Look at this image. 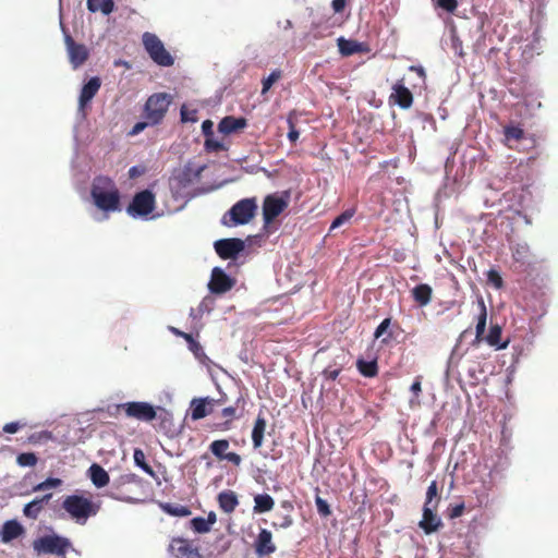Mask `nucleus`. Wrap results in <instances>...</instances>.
I'll use <instances>...</instances> for the list:
<instances>
[{
    "label": "nucleus",
    "instance_id": "09e8293b",
    "mask_svg": "<svg viewBox=\"0 0 558 558\" xmlns=\"http://www.w3.org/2000/svg\"><path fill=\"white\" fill-rule=\"evenodd\" d=\"M288 123H289V129H290L288 132V138L290 140V142L294 143L299 138L300 133L295 129L294 122L291 117H289Z\"/></svg>",
    "mask_w": 558,
    "mask_h": 558
},
{
    "label": "nucleus",
    "instance_id": "f257e3e1",
    "mask_svg": "<svg viewBox=\"0 0 558 558\" xmlns=\"http://www.w3.org/2000/svg\"><path fill=\"white\" fill-rule=\"evenodd\" d=\"M94 204L102 211H116L120 207V193L114 182L107 177H97L90 191Z\"/></svg>",
    "mask_w": 558,
    "mask_h": 558
},
{
    "label": "nucleus",
    "instance_id": "de8ad7c7",
    "mask_svg": "<svg viewBox=\"0 0 558 558\" xmlns=\"http://www.w3.org/2000/svg\"><path fill=\"white\" fill-rule=\"evenodd\" d=\"M437 3L449 13H453L458 8V0H438Z\"/></svg>",
    "mask_w": 558,
    "mask_h": 558
},
{
    "label": "nucleus",
    "instance_id": "e433bc0d",
    "mask_svg": "<svg viewBox=\"0 0 558 558\" xmlns=\"http://www.w3.org/2000/svg\"><path fill=\"white\" fill-rule=\"evenodd\" d=\"M282 76V72L281 70H274L267 77H265L263 80V88H262V94H266L270 88L271 86L278 81L280 80Z\"/></svg>",
    "mask_w": 558,
    "mask_h": 558
},
{
    "label": "nucleus",
    "instance_id": "9d476101",
    "mask_svg": "<svg viewBox=\"0 0 558 558\" xmlns=\"http://www.w3.org/2000/svg\"><path fill=\"white\" fill-rule=\"evenodd\" d=\"M215 251L222 259H235L244 251L245 243L238 238L221 239L215 242Z\"/></svg>",
    "mask_w": 558,
    "mask_h": 558
},
{
    "label": "nucleus",
    "instance_id": "bf43d9fd",
    "mask_svg": "<svg viewBox=\"0 0 558 558\" xmlns=\"http://www.w3.org/2000/svg\"><path fill=\"white\" fill-rule=\"evenodd\" d=\"M20 429V424L17 422H11L3 426V432L9 434H14Z\"/></svg>",
    "mask_w": 558,
    "mask_h": 558
},
{
    "label": "nucleus",
    "instance_id": "4468645a",
    "mask_svg": "<svg viewBox=\"0 0 558 558\" xmlns=\"http://www.w3.org/2000/svg\"><path fill=\"white\" fill-rule=\"evenodd\" d=\"M65 43L72 66L74 69L80 68L88 59L89 52L87 48L82 44H76L70 36L66 37Z\"/></svg>",
    "mask_w": 558,
    "mask_h": 558
},
{
    "label": "nucleus",
    "instance_id": "864d4df0",
    "mask_svg": "<svg viewBox=\"0 0 558 558\" xmlns=\"http://www.w3.org/2000/svg\"><path fill=\"white\" fill-rule=\"evenodd\" d=\"M213 126H214V123L210 120H205L202 123V132L205 135V137L214 135Z\"/></svg>",
    "mask_w": 558,
    "mask_h": 558
},
{
    "label": "nucleus",
    "instance_id": "603ef678",
    "mask_svg": "<svg viewBox=\"0 0 558 558\" xmlns=\"http://www.w3.org/2000/svg\"><path fill=\"white\" fill-rule=\"evenodd\" d=\"M390 326V318H385L375 330V338H379Z\"/></svg>",
    "mask_w": 558,
    "mask_h": 558
},
{
    "label": "nucleus",
    "instance_id": "6ab92c4d",
    "mask_svg": "<svg viewBox=\"0 0 558 558\" xmlns=\"http://www.w3.org/2000/svg\"><path fill=\"white\" fill-rule=\"evenodd\" d=\"M337 45L339 48V52L343 57H350L355 53H365L368 51V47L365 43H360L352 39H345L343 37H339L337 39Z\"/></svg>",
    "mask_w": 558,
    "mask_h": 558
},
{
    "label": "nucleus",
    "instance_id": "c756f323",
    "mask_svg": "<svg viewBox=\"0 0 558 558\" xmlns=\"http://www.w3.org/2000/svg\"><path fill=\"white\" fill-rule=\"evenodd\" d=\"M357 371L367 378H373L378 374V365L376 360L365 361L363 359H359L356 361Z\"/></svg>",
    "mask_w": 558,
    "mask_h": 558
},
{
    "label": "nucleus",
    "instance_id": "ea45409f",
    "mask_svg": "<svg viewBox=\"0 0 558 558\" xmlns=\"http://www.w3.org/2000/svg\"><path fill=\"white\" fill-rule=\"evenodd\" d=\"M16 461L21 466H34L38 459L33 452H23L17 456Z\"/></svg>",
    "mask_w": 558,
    "mask_h": 558
},
{
    "label": "nucleus",
    "instance_id": "bb28decb",
    "mask_svg": "<svg viewBox=\"0 0 558 558\" xmlns=\"http://www.w3.org/2000/svg\"><path fill=\"white\" fill-rule=\"evenodd\" d=\"M480 314L477 316V323L475 327V342L484 340V333L486 329L487 311L483 299L478 300Z\"/></svg>",
    "mask_w": 558,
    "mask_h": 558
},
{
    "label": "nucleus",
    "instance_id": "69168bd1",
    "mask_svg": "<svg viewBox=\"0 0 558 558\" xmlns=\"http://www.w3.org/2000/svg\"><path fill=\"white\" fill-rule=\"evenodd\" d=\"M190 349H191V351H193L195 354H197V352H198L199 350H202V347H201V344H199L197 341H195V340H194V343H191V344H190Z\"/></svg>",
    "mask_w": 558,
    "mask_h": 558
},
{
    "label": "nucleus",
    "instance_id": "9b49d317",
    "mask_svg": "<svg viewBox=\"0 0 558 558\" xmlns=\"http://www.w3.org/2000/svg\"><path fill=\"white\" fill-rule=\"evenodd\" d=\"M169 551L177 558H202L199 549L182 537L171 539Z\"/></svg>",
    "mask_w": 558,
    "mask_h": 558
},
{
    "label": "nucleus",
    "instance_id": "338daca9",
    "mask_svg": "<svg viewBox=\"0 0 558 558\" xmlns=\"http://www.w3.org/2000/svg\"><path fill=\"white\" fill-rule=\"evenodd\" d=\"M292 524V519L290 517L284 518V522L281 523L282 527H288Z\"/></svg>",
    "mask_w": 558,
    "mask_h": 558
},
{
    "label": "nucleus",
    "instance_id": "774afa93",
    "mask_svg": "<svg viewBox=\"0 0 558 558\" xmlns=\"http://www.w3.org/2000/svg\"><path fill=\"white\" fill-rule=\"evenodd\" d=\"M129 172H130V177H132V178L135 177L137 173L136 167H132Z\"/></svg>",
    "mask_w": 558,
    "mask_h": 558
},
{
    "label": "nucleus",
    "instance_id": "4d7b16f0",
    "mask_svg": "<svg viewBox=\"0 0 558 558\" xmlns=\"http://www.w3.org/2000/svg\"><path fill=\"white\" fill-rule=\"evenodd\" d=\"M223 460H227L236 466L240 465L242 462L241 456L238 454L236 452H228Z\"/></svg>",
    "mask_w": 558,
    "mask_h": 558
},
{
    "label": "nucleus",
    "instance_id": "5701e85b",
    "mask_svg": "<svg viewBox=\"0 0 558 558\" xmlns=\"http://www.w3.org/2000/svg\"><path fill=\"white\" fill-rule=\"evenodd\" d=\"M245 399L240 396L236 401H235V404L234 405H230V407H227V408H223L222 411H221V415L222 417L226 418V422L223 423L222 425V429H229L230 428V423L236 418V417H241L242 416V413H239V409L241 408L242 411L244 410L245 408Z\"/></svg>",
    "mask_w": 558,
    "mask_h": 558
},
{
    "label": "nucleus",
    "instance_id": "393cba45",
    "mask_svg": "<svg viewBox=\"0 0 558 558\" xmlns=\"http://www.w3.org/2000/svg\"><path fill=\"white\" fill-rule=\"evenodd\" d=\"M267 422L265 416L259 413L255 420L253 429H252V442L255 449L262 447L264 441V435L266 430Z\"/></svg>",
    "mask_w": 558,
    "mask_h": 558
},
{
    "label": "nucleus",
    "instance_id": "c03bdc74",
    "mask_svg": "<svg viewBox=\"0 0 558 558\" xmlns=\"http://www.w3.org/2000/svg\"><path fill=\"white\" fill-rule=\"evenodd\" d=\"M486 276L488 283L493 284L496 289H501L504 287V280L497 270L489 269Z\"/></svg>",
    "mask_w": 558,
    "mask_h": 558
},
{
    "label": "nucleus",
    "instance_id": "72a5a7b5",
    "mask_svg": "<svg viewBox=\"0 0 558 558\" xmlns=\"http://www.w3.org/2000/svg\"><path fill=\"white\" fill-rule=\"evenodd\" d=\"M134 463L141 468L146 474L155 476L153 468L146 462L145 453L142 449L136 448L133 453Z\"/></svg>",
    "mask_w": 558,
    "mask_h": 558
},
{
    "label": "nucleus",
    "instance_id": "f03ea898",
    "mask_svg": "<svg viewBox=\"0 0 558 558\" xmlns=\"http://www.w3.org/2000/svg\"><path fill=\"white\" fill-rule=\"evenodd\" d=\"M62 508L78 524H85L89 517L95 515L99 506L81 495H69L62 501Z\"/></svg>",
    "mask_w": 558,
    "mask_h": 558
},
{
    "label": "nucleus",
    "instance_id": "473e14b6",
    "mask_svg": "<svg viewBox=\"0 0 558 558\" xmlns=\"http://www.w3.org/2000/svg\"><path fill=\"white\" fill-rule=\"evenodd\" d=\"M229 446L230 444L227 439L214 440L209 446V450L216 458L223 460L228 453Z\"/></svg>",
    "mask_w": 558,
    "mask_h": 558
},
{
    "label": "nucleus",
    "instance_id": "f704fd0d",
    "mask_svg": "<svg viewBox=\"0 0 558 558\" xmlns=\"http://www.w3.org/2000/svg\"><path fill=\"white\" fill-rule=\"evenodd\" d=\"M438 497V486L437 482L433 481L429 486L427 487L426 492V500L424 505L432 506L433 508H436L439 501Z\"/></svg>",
    "mask_w": 558,
    "mask_h": 558
},
{
    "label": "nucleus",
    "instance_id": "7ed1b4c3",
    "mask_svg": "<svg viewBox=\"0 0 558 558\" xmlns=\"http://www.w3.org/2000/svg\"><path fill=\"white\" fill-rule=\"evenodd\" d=\"M257 210L255 197L243 198L236 202L223 216L222 222L226 226H239L248 223Z\"/></svg>",
    "mask_w": 558,
    "mask_h": 558
},
{
    "label": "nucleus",
    "instance_id": "a19ab883",
    "mask_svg": "<svg viewBox=\"0 0 558 558\" xmlns=\"http://www.w3.org/2000/svg\"><path fill=\"white\" fill-rule=\"evenodd\" d=\"M205 149L209 153H218L225 149V146L221 142L217 141L213 136H208L205 138Z\"/></svg>",
    "mask_w": 558,
    "mask_h": 558
},
{
    "label": "nucleus",
    "instance_id": "5fc2aeb1",
    "mask_svg": "<svg viewBox=\"0 0 558 558\" xmlns=\"http://www.w3.org/2000/svg\"><path fill=\"white\" fill-rule=\"evenodd\" d=\"M150 125V123H148V120H145V121H142V122H137L134 124V126L132 128L130 134L131 135H137L140 134L142 131L145 130L146 126Z\"/></svg>",
    "mask_w": 558,
    "mask_h": 558
},
{
    "label": "nucleus",
    "instance_id": "58836bf2",
    "mask_svg": "<svg viewBox=\"0 0 558 558\" xmlns=\"http://www.w3.org/2000/svg\"><path fill=\"white\" fill-rule=\"evenodd\" d=\"M62 484V481L57 477H49L46 481L35 485L33 487V492H44L50 488L59 487Z\"/></svg>",
    "mask_w": 558,
    "mask_h": 558
},
{
    "label": "nucleus",
    "instance_id": "a878e982",
    "mask_svg": "<svg viewBox=\"0 0 558 558\" xmlns=\"http://www.w3.org/2000/svg\"><path fill=\"white\" fill-rule=\"evenodd\" d=\"M433 289L426 283L417 284L412 289V296L420 306L427 305L432 300Z\"/></svg>",
    "mask_w": 558,
    "mask_h": 558
},
{
    "label": "nucleus",
    "instance_id": "49530a36",
    "mask_svg": "<svg viewBox=\"0 0 558 558\" xmlns=\"http://www.w3.org/2000/svg\"><path fill=\"white\" fill-rule=\"evenodd\" d=\"M52 439V434L48 430H44V432H40V433H36V434H33L31 437H29V442L32 444H39L41 441H47V440H50Z\"/></svg>",
    "mask_w": 558,
    "mask_h": 558
},
{
    "label": "nucleus",
    "instance_id": "ddd939ff",
    "mask_svg": "<svg viewBox=\"0 0 558 558\" xmlns=\"http://www.w3.org/2000/svg\"><path fill=\"white\" fill-rule=\"evenodd\" d=\"M389 100L396 105H398L402 109H408L413 104V95L410 89L404 85V80H399L392 86V93L389 97Z\"/></svg>",
    "mask_w": 558,
    "mask_h": 558
},
{
    "label": "nucleus",
    "instance_id": "f8f14e48",
    "mask_svg": "<svg viewBox=\"0 0 558 558\" xmlns=\"http://www.w3.org/2000/svg\"><path fill=\"white\" fill-rule=\"evenodd\" d=\"M235 281L230 278L221 268L215 267L208 283L209 290L215 294H222L230 291Z\"/></svg>",
    "mask_w": 558,
    "mask_h": 558
},
{
    "label": "nucleus",
    "instance_id": "1a4fd4ad",
    "mask_svg": "<svg viewBox=\"0 0 558 558\" xmlns=\"http://www.w3.org/2000/svg\"><path fill=\"white\" fill-rule=\"evenodd\" d=\"M288 199L276 194L267 195L263 202V218L265 225L271 223L287 207Z\"/></svg>",
    "mask_w": 558,
    "mask_h": 558
},
{
    "label": "nucleus",
    "instance_id": "2f4dec72",
    "mask_svg": "<svg viewBox=\"0 0 558 558\" xmlns=\"http://www.w3.org/2000/svg\"><path fill=\"white\" fill-rule=\"evenodd\" d=\"M486 342L496 347L497 349H505L508 345V342L500 343L501 340V327L499 325H493L489 329L488 335L485 337Z\"/></svg>",
    "mask_w": 558,
    "mask_h": 558
},
{
    "label": "nucleus",
    "instance_id": "680f3d73",
    "mask_svg": "<svg viewBox=\"0 0 558 558\" xmlns=\"http://www.w3.org/2000/svg\"><path fill=\"white\" fill-rule=\"evenodd\" d=\"M205 521L208 523V525L211 527L213 524L216 523L217 517L215 512H209Z\"/></svg>",
    "mask_w": 558,
    "mask_h": 558
},
{
    "label": "nucleus",
    "instance_id": "dca6fc26",
    "mask_svg": "<svg viewBox=\"0 0 558 558\" xmlns=\"http://www.w3.org/2000/svg\"><path fill=\"white\" fill-rule=\"evenodd\" d=\"M217 401L206 398H194L191 401V418L193 421H198L209 415L214 411V405Z\"/></svg>",
    "mask_w": 558,
    "mask_h": 558
},
{
    "label": "nucleus",
    "instance_id": "f3484780",
    "mask_svg": "<svg viewBox=\"0 0 558 558\" xmlns=\"http://www.w3.org/2000/svg\"><path fill=\"white\" fill-rule=\"evenodd\" d=\"M257 556H268L276 551L277 547L272 543V534L267 529H262L254 543Z\"/></svg>",
    "mask_w": 558,
    "mask_h": 558
},
{
    "label": "nucleus",
    "instance_id": "423d86ee",
    "mask_svg": "<svg viewBox=\"0 0 558 558\" xmlns=\"http://www.w3.org/2000/svg\"><path fill=\"white\" fill-rule=\"evenodd\" d=\"M71 542L66 537L60 535H45L33 542V548L37 555L50 554L57 556H65L71 547Z\"/></svg>",
    "mask_w": 558,
    "mask_h": 558
},
{
    "label": "nucleus",
    "instance_id": "4be33fe9",
    "mask_svg": "<svg viewBox=\"0 0 558 558\" xmlns=\"http://www.w3.org/2000/svg\"><path fill=\"white\" fill-rule=\"evenodd\" d=\"M52 494H46L43 497L35 498L31 502L26 504L23 508V514L32 520H36L43 511L45 505L49 502Z\"/></svg>",
    "mask_w": 558,
    "mask_h": 558
},
{
    "label": "nucleus",
    "instance_id": "39448f33",
    "mask_svg": "<svg viewBox=\"0 0 558 558\" xmlns=\"http://www.w3.org/2000/svg\"><path fill=\"white\" fill-rule=\"evenodd\" d=\"M143 46L151 60L160 66H171L174 63L173 57L165 48L159 37L146 32L142 36Z\"/></svg>",
    "mask_w": 558,
    "mask_h": 558
},
{
    "label": "nucleus",
    "instance_id": "20e7f679",
    "mask_svg": "<svg viewBox=\"0 0 558 558\" xmlns=\"http://www.w3.org/2000/svg\"><path fill=\"white\" fill-rule=\"evenodd\" d=\"M171 102L172 96L168 93H155L150 95L144 106V119L148 120L150 125L161 123Z\"/></svg>",
    "mask_w": 558,
    "mask_h": 558
},
{
    "label": "nucleus",
    "instance_id": "2eb2a0df",
    "mask_svg": "<svg viewBox=\"0 0 558 558\" xmlns=\"http://www.w3.org/2000/svg\"><path fill=\"white\" fill-rule=\"evenodd\" d=\"M101 87V80L98 76H94L89 78L87 83H85L81 89L78 97V108L80 110H84L96 96Z\"/></svg>",
    "mask_w": 558,
    "mask_h": 558
},
{
    "label": "nucleus",
    "instance_id": "b1692460",
    "mask_svg": "<svg viewBox=\"0 0 558 558\" xmlns=\"http://www.w3.org/2000/svg\"><path fill=\"white\" fill-rule=\"evenodd\" d=\"M219 508L226 513H232L239 505L238 496L233 490H222L218 494Z\"/></svg>",
    "mask_w": 558,
    "mask_h": 558
},
{
    "label": "nucleus",
    "instance_id": "e2e57ef3",
    "mask_svg": "<svg viewBox=\"0 0 558 558\" xmlns=\"http://www.w3.org/2000/svg\"><path fill=\"white\" fill-rule=\"evenodd\" d=\"M175 332L178 335H180L181 337H183L189 342V344L194 343V338L192 337L191 333H185V332H181V331H177V330H175Z\"/></svg>",
    "mask_w": 558,
    "mask_h": 558
},
{
    "label": "nucleus",
    "instance_id": "37998d69",
    "mask_svg": "<svg viewBox=\"0 0 558 558\" xmlns=\"http://www.w3.org/2000/svg\"><path fill=\"white\" fill-rule=\"evenodd\" d=\"M354 215V210L348 209L340 214L331 223L330 231L348 222Z\"/></svg>",
    "mask_w": 558,
    "mask_h": 558
},
{
    "label": "nucleus",
    "instance_id": "aec40b11",
    "mask_svg": "<svg viewBox=\"0 0 558 558\" xmlns=\"http://www.w3.org/2000/svg\"><path fill=\"white\" fill-rule=\"evenodd\" d=\"M247 125V120L243 117L227 116L221 119L218 124V131L222 134L229 135L243 130Z\"/></svg>",
    "mask_w": 558,
    "mask_h": 558
},
{
    "label": "nucleus",
    "instance_id": "79ce46f5",
    "mask_svg": "<svg viewBox=\"0 0 558 558\" xmlns=\"http://www.w3.org/2000/svg\"><path fill=\"white\" fill-rule=\"evenodd\" d=\"M315 505L319 515L327 518L331 514V510L328 502L318 495L315 497Z\"/></svg>",
    "mask_w": 558,
    "mask_h": 558
},
{
    "label": "nucleus",
    "instance_id": "412c9836",
    "mask_svg": "<svg viewBox=\"0 0 558 558\" xmlns=\"http://www.w3.org/2000/svg\"><path fill=\"white\" fill-rule=\"evenodd\" d=\"M23 525L16 520H8L0 530V537L3 543H10L24 534Z\"/></svg>",
    "mask_w": 558,
    "mask_h": 558
},
{
    "label": "nucleus",
    "instance_id": "7c9ffc66",
    "mask_svg": "<svg viewBox=\"0 0 558 558\" xmlns=\"http://www.w3.org/2000/svg\"><path fill=\"white\" fill-rule=\"evenodd\" d=\"M113 0H87V9L90 12H102L108 15L113 11Z\"/></svg>",
    "mask_w": 558,
    "mask_h": 558
},
{
    "label": "nucleus",
    "instance_id": "a18cd8bd",
    "mask_svg": "<svg viewBox=\"0 0 558 558\" xmlns=\"http://www.w3.org/2000/svg\"><path fill=\"white\" fill-rule=\"evenodd\" d=\"M181 120H182V122H196L197 121V111L195 109L189 110L185 106H182Z\"/></svg>",
    "mask_w": 558,
    "mask_h": 558
},
{
    "label": "nucleus",
    "instance_id": "c85d7f7f",
    "mask_svg": "<svg viewBox=\"0 0 558 558\" xmlns=\"http://www.w3.org/2000/svg\"><path fill=\"white\" fill-rule=\"evenodd\" d=\"M254 512L256 513H265L270 511L274 506L275 501L272 497L268 494H259L254 497Z\"/></svg>",
    "mask_w": 558,
    "mask_h": 558
},
{
    "label": "nucleus",
    "instance_id": "cd10ccee",
    "mask_svg": "<svg viewBox=\"0 0 558 558\" xmlns=\"http://www.w3.org/2000/svg\"><path fill=\"white\" fill-rule=\"evenodd\" d=\"M89 476L93 482V484L98 487H105L109 483V474L107 471L100 466L99 464L94 463L89 470Z\"/></svg>",
    "mask_w": 558,
    "mask_h": 558
},
{
    "label": "nucleus",
    "instance_id": "4c0bfd02",
    "mask_svg": "<svg viewBox=\"0 0 558 558\" xmlns=\"http://www.w3.org/2000/svg\"><path fill=\"white\" fill-rule=\"evenodd\" d=\"M190 524H191L192 530L199 534L208 533L210 531V526L208 525V523L205 521V518H203V517L193 518L191 520Z\"/></svg>",
    "mask_w": 558,
    "mask_h": 558
},
{
    "label": "nucleus",
    "instance_id": "6e6552de",
    "mask_svg": "<svg viewBox=\"0 0 558 558\" xmlns=\"http://www.w3.org/2000/svg\"><path fill=\"white\" fill-rule=\"evenodd\" d=\"M128 417H132L143 422H151L156 418L155 408L143 401H132L119 405Z\"/></svg>",
    "mask_w": 558,
    "mask_h": 558
},
{
    "label": "nucleus",
    "instance_id": "6e6d98bb",
    "mask_svg": "<svg viewBox=\"0 0 558 558\" xmlns=\"http://www.w3.org/2000/svg\"><path fill=\"white\" fill-rule=\"evenodd\" d=\"M421 376H417L413 384L410 387V390L413 392V395L417 398L420 393L422 392V385H421Z\"/></svg>",
    "mask_w": 558,
    "mask_h": 558
},
{
    "label": "nucleus",
    "instance_id": "8fccbe9b",
    "mask_svg": "<svg viewBox=\"0 0 558 558\" xmlns=\"http://www.w3.org/2000/svg\"><path fill=\"white\" fill-rule=\"evenodd\" d=\"M527 253V247L525 246H518L514 252L512 253L513 258L517 262H523Z\"/></svg>",
    "mask_w": 558,
    "mask_h": 558
},
{
    "label": "nucleus",
    "instance_id": "3c124183",
    "mask_svg": "<svg viewBox=\"0 0 558 558\" xmlns=\"http://www.w3.org/2000/svg\"><path fill=\"white\" fill-rule=\"evenodd\" d=\"M464 504L463 502H460V504H457L454 506L451 507L450 509V518H459L463 514L464 512Z\"/></svg>",
    "mask_w": 558,
    "mask_h": 558
},
{
    "label": "nucleus",
    "instance_id": "a211bd4d",
    "mask_svg": "<svg viewBox=\"0 0 558 558\" xmlns=\"http://www.w3.org/2000/svg\"><path fill=\"white\" fill-rule=\"evenodd\" d=\"M434 509L432 506L424 505L423 507V518L418 523V526L426 533L432 534L436 532L441 525V519L434 513Z\"/></svg>",
    "mask_w": 558,
    "mask_h": 558
},
{
    "label": "nucleus",
    "instance_id": "c9c22d12",
    "mask_svg": "<svg viewBox=\"0 0 558 558\" xmlns=\"http://www.w3.org/2000/svg\"><path fill=\"white\" fill-rule=\"evenodd\" d=\"M504 134L507 141H520L524 137V131L517 125H508L504 130Z\"/></svg>",
    "mask_w": 558,
    "mask_h": 558
},
{
    "label": "nucleus",
    "instance_id": "0e129e2a",
    "mask_svg": "<svg viewBox=\"0 0 558 558\" xmlns=\"http://www.w3.org/2000/svg\"><path fill=\"white\" fill-rule=\"evenodd\" d=\"M410 70L415 71L421 77H423V78L425 77V71L423 68L412 65V66H410Z\"/></svg>",
    "mask_w": 558,
    "mask_h": 558
},
{
    "label": "nucleus",
    "instance_id": "13d9d810",
    "mask_svg": "<svg viewBox=\"0 0 558 558\" xmlns=\"http://www.w3.org/2000/svg\"><path fill=\"white\" fill-rule=\"evenodd\" d=\"M345 1L347 0H332V2H331L332 10L336 13L342 12L345 8Z\"/></svg>",
    "mask_w": 558,
    "mask_h": 558
},
{
    "label": "nucleus",
    "instance_id": "052dcab7",
    "mask_svg": "<svg viewBox=\"0 0 558 558\" xmlns=\"http://www.w3.org/2000/svg\"><path fill=\"white\" fill-rule=\"evenodd\" d=\"M340 374V369H325L324 371V376L327 378V379H330V380H336L337 377L339 376Z\"/></svg>",
    "mask_w": 558,
    "mask_h": 558
},
{
    "label": "nucleus",
    "instance_id": "0eeeda50",
    "mask_svg": "<svg viewBox=\"0 0 558 558\" xmlns=\"http://www.w3.org/2000/svg\"><path fill=\"white\" fill-rule=\"evenodd\" d=\"M155 205L156 198L154 193L149 190H144L134 195L126 211L132 217L148 216L155 209Z\"/></svg>",
    "mask_w": 558,
    "mask_h": 558
}]
</instances>
